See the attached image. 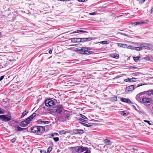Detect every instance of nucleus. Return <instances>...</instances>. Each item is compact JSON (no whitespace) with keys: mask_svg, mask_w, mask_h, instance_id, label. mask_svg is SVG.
<instances>
[{"mask_svg":"<svg viewBox=\"0 0 153 153\" xmlns=\"http://www.w3.org/2000/svg\"><path fill=\"white\" fill-rule=\"evenodd\" d=\"M53 139L55 142H57L59 140V139L58 137H53Z\"/></svg>","mask_w":153,"mask_h":153,"instance_id":"nucleus-34","label":"nucleus"},{"mask_svg":"<svg viewBox=\"0 0 153 153\" xmlns=\"http://www.w3.org/2000/svg\"><path fill=\"white\" fill-rule=\"evenodd\" d=\"M146 93H147L149 95H151L152 94L153 95V90H149L147 91H144L139 93L136 95V99L138 102H141L142 99L143 97V95Z\"/></svg>","mask_w":153,"mask_h":153,"instance_id":"nucleus-3","label":"nucleus"},{"mask_svg":"<svg viewBox=\"0 0 153 153\" xmlns=\"http://www.w3.org/2000/svg\"><path fill=\"white\" fill-rule=\"evenodd\" d=\"M140 22H135L132 23V25H137L140 24Z\"/></svg>","mask_w":153,"mask_h":153,"instance_id":"nucleus-31","label":"nucleus"},{"mask_svg":"<svg viewBox=\"0 0 153 153\" xmlns=\"http://www.w3.org/2000/svg\"><path fill=\"white\" fill-rule=\"evenodd\" d=\"M25 129V128H21L18 126H16L15 128V130L17 131H22Z\"/></svg>","mask_w":153,"mask_h":153,"instance_id":"nucleus-15","label":"nucleus"},{"mask_svg":"<svg viewBox=\"0 0 153 153\" xmlns=\"http://www.w3.org/2000/svg\"><path fill=\"white\" fill-rule=\"evenodd\" d=\"M41 153H44V152H41Z\"/></svg>","mask_w":153,"mask_h":153,"instance_id":"nucleus-50","label":"nucleus"},{"mask_svg":"<svg viewBox=\"0 0 153 153\" xmlns=\"http://www.w3.org/2000/svg\"><path fill=\"white\" fill-rule=\"evenodd\" d=\"M52 149V147H49L48 148V150H47V153H49L51 151Z\"/></svg>","mask_w":153,"mask_h":153,"instance_id":"nucleus-33","label":"nucleus"},{"mask_svg":"<svg viewBox=\"0 0 153 153\" xmlns=\"http://www.w3.org/2000/svg\"><path fill=\"white\" fill-rule=\"evenodd\" d=\"M89 15H94L96 14V12H93V13H89Z\"/></svg>","mask_w":153,"mask_h":153,"instance_id":"nucleus-39","label":"nucleus"},{"mask_svg":"<svg viewBox=\"0 0 153 153\" xmlns=\"http://www.w3.org/2000/svg\"><path fill=\"white\" fill-rule=\"evenodd\" d=\"M98 43H100L102 44H108L109 43L107 42V41H101L100 42H99Z\"/></svg>","mask_w":153,"mask_h":153,"instance_id":"nucleus-30","label":"nucleus"},{"mask_svg":"<svg viewBox=\"0 0 153 153\" xmlns=\"http://www.w3.org/2000/svg\"><path fill=\"white\" fill-rule=\"evenodd\" d=\"M80 115L82 117V119H87V117L86 116H85L82 115V114H81Z\"/></svg>","mask_w":153,"mask_h":153,"instance_id":"nucleus-38","label":"nucleus"},{"mask_svg":"<svg viewBox=\"0 0 153 153\" xmlns=\"http://www.w3.org/2000/svg\"><path fill=\"white\" fill-rule=\"evenodd\" d=\"M5 112V110L0 108V114H3Z\"/></svg>","mask_w":153,"mask_h":153,"instance_id":"nucleus-32","label":"nucleus"},{"mask_svg":"<svg viewBox=\"0 0 153 153\" xmlns=\"http://www.w3.org/2000/svg\"><path fill=\"white\" fill-rule=\"evenodd\" d=\"M134 49L137 51H140L142 50V47L140 46V47H135Z\"/></svg>","mask_w":153,"mask_h":153,"instance_id":"nucleus-27","label":"nucleus"},{"mask_svg":"<svg viewBox=\"0 0 153 153\" xmlns=\"http://www.w3.org/2000/svg\"><path fill=\"white\" fill-rule=\"evenodd\" d=\"M0 119L2 121L8 122L11 120V117L8 115H0Z\"/></svg>","mask_w":153,"mask_h":153,"instance_id":"nucleus-10","label":"nucleus"},{"mask_svg":"<svg viewBox=\"0 0 153 153\" xmlns=\"http://www.w3.org/2000/svg\"><path fill=\"white\" fill-rule=\"evenodd\" d=\"M45 105L47 107H49L50 108L54 107V106L57 103L56 100L53 99H48L46 100L45 101Z\"/></svg>","mask_w":153,"mask_h":153,"instance_id":"nucleus-4","label":"nucleus"},{"mask_svg":"<svg viewBox=\"0 0 153 153\" xmlns=\"http://www.w3.org/2000/svg\"><path fill=\"white\" fill-rule=\"evenodd\" d=\"M143 121L147 123L149 125H151V124L150 123V121H149L145 120H143Z\"/></svg>","mask_w":153,"mask_h":153,"instance_id":"nucleus-36","label":"nucleus"},{"mask_svg":"<svg viewBox=\"0 0 153 153\" xmlns=\"http://www.w3.org/2000/svg\"><path fill=\"white\" fill-rule=\"evenodd\" d=\"M147 22H148V20L144 21L143 22H140L141 24L146 23Z\"/></svg>","mask_w":153,"mask_h":153,"instance_id":"nucleus-42","label":"nucleus"},{"mask_svg":"<svg viewBox=\"0 0 153 153\" xmlns=\"http://www.w3.org/2000/svg\"><path fill=\"white\" fill-rule=\"evenodd\" d=\"M28 112V111H25L22 113V114L21 117V118H23L24 116H25V115H26L27 114Z\"/></svg>","mask_w":153,"mask_h":153,"instance_id":"nucleus-26","label":"nucleus"},{"mask_svg":"<svg viewBox=\"0 0 153 153\" xmlns=\"http://www.w3.org/2000/svg\"><path fill=\"white\" fill-rule=\"evenodd\" d=\"M142 85L141 84H138L137 86H136V85H131L128 86L126 88V92H131L134 89V88L139 87Z\"/></svg>","mask_w":153,"mask_h":153,"instance_id":"nucleus-9","label":"nucleus"},{"mask_svg":"<svg viewBox=\"0 0 153 153\" xmlns=\"http://www.w3.org/2000/svg\"><path fill=\"white\" fill-rule=\"evenodd\" d=\"M91 50V48L88 47H82L81 48H76L75 50L79 51L80 53L83 54H89L91 53V51H89Z\"/></svg>","mask_w":153,"mask_h":153,"instance_id":"nucleus-5","label":"nucleus"},{"mask_svg":"<svg viewBox=\"0 0 153 153\" xmlns=\"http://www.w3.org/2000/svg\"><path fill=\"white\" fill-rule=\"evenodd\" d=\"M133 106L134 108H135V107L134 106V105H133Z\"/></svg>","mask_w":153,"mask_h":153,"instance_id":"nucleus-52","label":"nucleus"},{"mask_svg":"<svg viewBox=\"0 0 153 153\" xmlns=\"http://www.w3.org/2000/svg\"><path fill=\"white\" fill-rule=\"evenodd\" d=\"M48 53H50V54H51L52 53V51L51 50H50L49 51H48Z\"/></svg>","mask_w":153,"mask_h":153,"instance_id":"nucleus-45","label":"nucleus"},{"mask_svg":"<svg viewBox=\"0 0 153 153\" xmlns=\"http://www.w3.org/2000/svg\"><path fill=\"white\" fill-rule=\"evenodd\" d=\"M120 113L123 116H127L128 114V113L126 111H121Z\"/></svg>","mask_w":153,"mask_h":153,"instance_id":"nucleus-25","label":"nucleus"},{"mask_svg":"<svg viewBox=\"0 0 153 153\" xmlns=\"http://www.w3.org/2000/svg\"><path fill=\"white\" fill-rule=\"evenodd\" d=\"M36 114L34 113L30 116L28 117L24 120L21 122L20 126L22 127H25L27 126L30 123V122L36 115Z\"/></svg>","mask_w":153,"mask_h":153,"instance_id":"nucleus-2","label":"nucleus"},{"mask_svg":"<svg viewBox=\"0 0 153 153\" xmlns=\"http://www.w3.org/2000/svg\"><path fill=\"white\" fill-rule=\"evenodd\" d=\"M140 74L139 72H137L135 74Z\"/></svg>","mask_w":153,"mask_h":153,"instance_id":"nucleus-49","label":"nucleus"},{"mask_svg":"<svg viewBox=\"0 0 153 153\" xmlns=\"http://www.w3.org/2000/svg\"><path fill=\"white\" fill-rule=\"evenodd\" d=\"M70 0H60L61 1H69Z\"/></svg>","mask_w":153,"mask_h":153,"instance_id":"nucleus-46","label":"nucleus"},{"mask_svg":"<svg viewBox=\"0 0 153 153\" xmlns=\"http://www.w3.org/2000/svg\"><path fill=\"white\" fill-rule=\"evenodd\" d=\"M138 46H141L142 48H143L147 50H151L152 48V45L151 43H139L138 44Z\"/></svg>","mask_w":153,"mask_h":153,"instance_id":"nucleus-7","label":"nucleus"},{"mask_svg":"<svg viewBox=\"0 0 153 153\" xmlns=\"http://www.w3.org/2000/svg\"><path fill=\"white\" fill-rule=\"evenodd\" d=\"M104 143L107 145H111L110 140L108 139H106L104 140Z\"/></svg>","mask_w":153,"mask_h":153,"instance_id":"nucleus-22","label":"nucleus"},{"mask_svg":"<svg viewBox=\"0 0 153 153\" xmlns=\"http://www.w3.org/2000/svg\"><path fill=\"white\" fill-rule=\"evenodd\" d=\"M49 138H52V137H54V136H58L59 134L58 133H54L53 134H51L49 135Z\"/></svg>","mask_w":153,"mask_h":153,"instance_id":"nucleus-24","label":"nucleus"},{"mask_svg":"<svg viewBox=\"0 0 153 153\" xmlns=\"http://www.w3.org/2000/svg\"><path fill=\"white\" fill-rule=\"evenodd\" d=\"M84 132V131L82 129H74L71 131V133L72 134H81Z\"/></svg>","mask_w":153,"mask_h":153,"instance_id":"nucleus-11","label":"nucleus"},{"mask_svg":"<svg viewBox=\"0 0 153 153\" xmlns=\"http://www.w3.org/2000/svg\"><path fill=\"white\" fill-rule=\"evenodd\" d=\"M141 0V3H143V2H144L145 1V0Z\"/></svg>","mask_w":153,"mask_h":153,"instance_id":"nucleus-48","label":"nucleus"},{"mask_svg":"<svg viewBox=\"0 0 153 153\" xmlns=\"http://www.w3.org/2000/svg\"><path fill=\"white\" fill-rule=\"evenodd\" d=\"M69 117V115H68L67 114L65 117V118L66 119H68V118Z\"/></svg>","mask_w":153,"mask_h":153,"instance_id":"nucleus-44","label":"nucleus"},{"mask_svg":"<svg viewBox=\"0 0 153 153\" xmlns=\"http://www.w3.org/2000/svg\"><path fill=\"white\" fill-rule=\"evenodd\" d=\"M112 100L113 101H115L117 100V98L116 97H114L111 98Z\"/></svg>","mask_w":153,"mask_h":153,"instance_id":"nucleus-35","label":"nucleus"},{"mask_svg":"<svg viewBox=\"0 0 153 153\" xmlns=\"http://www.w3.org/2000/svg\"><path fill=\"white\" fill-rule=\"evenodd\" d=\"M93 38L89 37L88 38H80L79 41L80 42H83L87 41H89L92 40L94 39Z\"/></svg>","mask_w":153,"mask_h":153,"instance_id":"nucleus-13","label":"nucleus"},{"mask_svg":"<svg viewBox=\"0 0 153 153\" xmlns=\"http://www.w3.org/2000/svg\"><path fill=\"white\" fill-rule=\"evenodd\" d=\"M79 38H72L71 39V42H72L76 43L80 42Z\"/></svg>","mask_w":153,"mask_h":153,"instance_id":"nucleus-16","label":"nucleus"},{"mask_svg":"<svg viewBox=\"0 0 153 153\" xmlns=\"http://www.w3.org/2000/svg\"><path fill=\"white\" fill-rule=\"evenodd\" d=\"M87 149H88L87 148L84 147L82 146L74 147L75 151L78 153L82 152L87 150Z\"/></svg>","mask_w":153,"mask_h":153,"instance_id":"nucleus-8","label":"nucleus"},{"mask_svg":"<svg viewBox=\"0 0 153 153\" xmlns=\"http://www.w3.org/2000/svg\"><path fill=\"white\" fill-rule=\"evenodd\" d=\"M86 32H87L85 31L82 30H76L75 31L71 33L70 34H72V33H86Z\"/></svg>","mask_w":153,"mask_h":153,"instance_id":"nucleus-21","label":"nucleus"},{"mask_svg":"<svg viewBox=\"0 0 153 153\" xmlns=\"http://www.w3.org/2000/svg\"><path fill=\"white\" fill-rule=\"evenodd\" d=\"M16 140V138H15L12 139L11 140V141L12 143H14Z\"/></svg>","mask_w":153,"mask_h":153,"instance_id":"nucleus-37","label":"nucleus"},{"mask_svg":"<svg viewBox=\"0 0 153 153\" xmlns=\"http://www.w3.org/2000/svg\"><path fill=\"white\" fill-rule=\"evenodd\" d=\"M38 123L40 124L44 123V124H48L50 123V122L49 121H42V120H39Z\"/></svg>","mask_w":153,"mask_h":153,"instance_id":"nucleus-20","label":"nucleus"},{"mask_svg":"<svg viewBox=\"0 0 153 153\" xmlns=\"http://www.w3.org/2000/svg\"><path fill=\"white\" fill-rule=\"evenodd\" d=\"M121 101L123 102H126L128 104H133V103L128 99L122 98L120 99Z\"/></svg>","mask_w":153,"mask_h":153,"instance_id":"nucleus-14","label":"nucleus"},{"mask_svg":"<svg viewBox=\"0 0 153 153\" xmlns=\"http://www.w3.org/2000/svg\"><path fill=\"white\" fill-rule=\"evenodd\" d=\"M63 108L62 105H60L53 107L50 109V111L51 113H56L57 114H60L62 111Z\"/></svg>","mask_w":153,"mask_h":153,"instance_id":"nucleus-6","label":"nucleus"},{"mask_svg":"<svg viewBox=\"0 0 153 153\" xmlns=\"http://www.w3.org/2000/svg\"><path fill=\"white\" fill-rule=\"evenodd\" d=\"M119 55L118 54H113L112 56V57L116 59H118L119 58Z\"/></svg>","mask_w":153,"mask_h":153,"instance_id":"nucleus-29","label":"nucleus"},{"mask_svg":"<svg viewBox=\"0 0 153 153\" xmlns=\"http://www.w3.org/2000/svg\"><path fill=\"white\" fill-rule=\"evenodd\" d=\"M81 124H82L84 126L88 127H89L93 126L91 125V124H90L89 123H88V124H86L83 123H81Z\"/></svg>","mask_w":153,"mask_h":153,"instance_id":"nucleus-23","label":"nucleus"},{"mask_svg":"<svg viewBox=\"0 0 153 153\" xmlns=\"http://www.w3.org/2000/svg\"><path fill=\"white\" fill-rule=\"evenodd\" d=\"M152 101V99L146 97L145 96H143V97L142 99V101L140 103H148Z\"/></svg>","mask_w":153,"mask_h":153,"instance_id":"nucleus-12","label":"nucleus"},{"mask_svg":"<svg viewBox=\"0 0 153 153\" xmlns=\"http://www.w3.org/2000/svg\"><path fill=\"white\" fill-rule=\"evenodd\" d=\"M79 2H84L85 0H77Z\"/></svg>","mask_w":153,"mask_h":153,"instance_id":"nucleus-43","label":"nucleus"},{"mask_svg":"<svg viewBox=\"0 0 153 153\" xmlns=\"http://www.w3.org/2000/svg\"><path fill=\"white\" fill-rule=\"evenodd\" d=\"M79 120L80 121L82 122H85V120L82 118H80L79 119Z\"/></svg>","mask_w":153,"mask_h":153,"instance_id":"nucleus-40","label":"nucleus"},{"mask_svg":"<svg viewBox=\"0 0 153 153\" xmlns=\"http://www.w3.org/2000/svg\"><path fill=\"white\" fill-rule=\"evenodd\" d=\"M71 133V131H65V130H62L59 132V134H65L67 133Z\"/></svg>","mask_w":153,"mask_h":153,"instance_id":"nucleus-18","label":"nucleus"},{"mask_svg":"<svg viewBox=\"0 0 153 153\" xmlns=\"http://www.w3.org/2000/svg\"><path fill=\"white\" fill-rule=\"evenodd\" d=\"M45 128L42 126H34L30 128V132L40 134L45 130Z\"/></svg>","mask_w":153,"mask_h":153,"instance_id":"nucleus-1","label":"nucleus"},{"mask_svg":"<svg viewBox=\"0 0 153 153\" xmlns=\"http://www.w3.org/2000/svg\"><path fill=\"white\" fill-rule=\"evenodd\" d=\"M118 46L119 47H122L124 48H127V45L126 44L121 43H117Z\"/></svg>","mask_w":153,"mask_h":153,"instance_id":"nucleus-17","label":"nucleus"},{"mask_svg":"<svg viewBox=\"0 0 153 153\" xmlns=\"http://www.w3.org/2000/svg\"><path fill=\"white\" fill-rule=\"evenodd\" d=\"M86 150V151L84 153H90V152H88V149L87 150Z\"/></svg>","mask_w":153,"mask_h":153,"instance_id":"nucleus-47","label":"nucleus"},{"mask_svg":"<svg viewBox=\"0 0 153 153\" xmlns=\"http://www.w3.org/2000/svg\"><path fill=\"white\" fill-rule=\"evenodd\" d=\"M1 35V33L0 32V36Z\"/></svg>","mask_w":153,"mask_h":153,"instance_id":"nucleus-51","label":"nucleus"},{"mask_svg":"<svg viewBox=\"0 0 153 153\" xmlns=\"http://www.w3.org/2000/svg\"><path fill=\"white\" fill-rule=\"evenodd\" d=\"M140 58V57L139 56L134 57L133 59L135 62H137Z\"/></svg>","mask_w":153,"mask_h":153,"instance_id":"nucleus-28","label":"nucleus"},{"mask_svg":"<svg viewBox=\"0 0 153 153\" xmlns=\"http://www.w3.org/2000/svg\"><path fill=\"white\" fill-rule=\"evenodd\" d=\"M4 75L1 76L0 77V81H1L4 78Z\"/></svg>","mask_w":153,"mask_h":153,"instance_id":"nucleus-41","label":"nucleus"},{"mask_svg":"<svg viewBox=\"0 0 153 153\" xmlns=\"http://www.w3.org/2000/svg\"><path fill=\"white\" fill-rule=\"evenodd\" d=\"M136 78H132L131 79L128 78L126 79L125 80V81L126 82H134L135 81V80H134V79H135Z\"/></svg>","mask_w":153,"mask_h":153,"instance_id":"nucleus-19","label":"nucleus"}]
</instances>
